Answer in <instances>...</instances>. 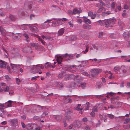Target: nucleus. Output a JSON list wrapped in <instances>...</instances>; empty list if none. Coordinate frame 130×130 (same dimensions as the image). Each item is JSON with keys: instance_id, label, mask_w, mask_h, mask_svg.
<instances>
[{"instance_id": "0eeeda50", "label": "nucleus", "mask_w": 130, "mask_h": 130, "mask_svg": "<svg viewBox=\"0 0 130 130\" xmlns=\"http://www.w3.org/2000/svg\"><path fill=\"white\" fill-rule=\"evenodd\" d=\"M35 125L31 123H30L27 125L26 127L28 130H32Z\"/></svg>"}, {"instance_id": "4468645a", "label": "nucleus", "mask_w": 130, "mask_h": 130, "mask_svg": "<svg viewBox=\"0 0 130 130\" xmlns=\"http://www.w3.org/2000/svg\"><path fill=\"white\" fill-rule=\"evenodd\" d=\"M58 64H60L63 60V58L61 56L58 57L56 59Z\"/></svg>"}, {"instance_id": "09e8293b", "label": "nucleus", "mask_w": 130, "mask_h": 130, "mask_svg": "<svg viewBox=\"0 0 130 130\" xmlns=\"http://www.w3.org/2000/svg\"><path fill=\"white\" fill-rule=\"evenodd\" d=\"M103 35V32H101L99 33V35L98 36L99 38H101L102 37Z\"/></svg>"}, {"instance_id": "6e6d98bb", "label": "nucleus", "mask_w": 130, "mask_h": 130, "mask_svg": "<svg viewBox=\"0 0 130 130\" xmlns=\"http://www.w3.org/2000/svg\"><path fill=\"white\" fill-rule=\"evenodd\" d=\"M105 14V15H106V14L107 15H109L111 14V13L110 11H108L106 12H105L104 13Z\"/></svg>"}, {"instance_id": "7ed1b4c3", "label": "nucleus", "mask_w": 130, "mask_h": 130, "mask_svg": "<svg viewBox=\"0 0 130 130\" xmlns=\"http://www.w3.org/2000/svg\"><path fill=\"white\" fill-rule=\"evenodd\" d=\"M101 69H93L91 70L90 72L92 76L94 77L97 75L99 73L101 72Z\"/></svg>"}, {"instance_id": "6e6552de", "label": "nucleus", "mask_w": 130, "mask_h": 130, "mask_svg": "<svg viewBox=\"0 0 130 130\" xmlns=\"http://www.w3.org/2000/svg\"><path fill=\"white\" fill-rule=\"evenodd\" d=\"M31 2L29 1H26L24 4V6L25 7L28 6L29 9H30L32 8L31 5Z\"/></svg>"}, {"instance_id": "7c9ffc66", "label": "nucleus", "mask_w": 130, "mask_h": 130, "mask_svg": "<svg viewBox=\"0 0 130 130\" xmlns=\"http://www.w3.org/2000/svg\"><path fill=\"white\" fill-rule=\"evenodd\" d=\"M92 60L93 61H94V62H97V63H99L101 62V59H97L96 58H94L93 59H92Z\"/></svg>"}, {"instance_id": "2f4dec72", "label": "nucleus", "mask_w": 130, "mask_h": 130, "mask_svg": "<svg viewBox=\"0 0 130 130\" xmlns=\"http://www.w3.org/2000/svg\"><path fill=\"white\" fill-rule=\"evenodd\" d=\"M120 69V67L118 66L115 67L114 69V71L115 72H117Z\"/></svg>"}, {"instance_id": "3c124183", "label": "nucleus", "mask_w": 130, "mask_h": 130, "mask_svg": "<svg viewBox=\"0 0 130 130\" xmlns=\"http://www.w3.org/2000/svg\"><path fill=\"white\" fill-rule=\"evenodd\" d=\"M1 111L3 113H4V114H6L7 112L6 111V110L3 108L2 109H1Z\"/></svg>"}, {"instance_id": "680f3d73", "label": "nucleus", "mask_w": 130, "mask_h": 130, "mask_svg": "<svg viewBox=\"0 0 130 130\" xmlns=\"http://www.w3.org/2000/svg\"><path fill=\"white\" fill-rule=\"evenodd\" d=\"M96 17V14L94 13L91 16V18L92 19H95Z\"/></svg>"}, {"instance_id": "423d86ee", "label": "nucleus", "mask_w": 130, "mask_h": 130, "mask_svg": "<svg viewBox=\"0 0 130 130\" xmlns=\"http://www.w3.org/2000/svg\"><path fill=\"white\" fill-rule=\"evenodd\" d=\"M10 66L14 71L16 72L18 71L20 67V65L15 64L11 63L10 64Z\"/></svg>"}, {"instance_id": "a878e982", "label": "nucleus", "mask_w": 130, "mask_h": 130, "mask_svg": "<svg viewBox=\"0 0 130 130\" xmlns=\"http://www.w3.org/2000/svg\"><path fill=\"white\" fill-rule=\"evenodd\" d=\"M9 18L12 21H15L16 20L15 16L12 15H10L9 16Z\"/></svg>"}, {"instance_id": "c756f323", "label": "nucleus", "mask_w": 130, "mask_h": 130, "mask_svg": "<svg viewBox=\"0 0 130 130\" xmlns=\"http://www.w3.org/2000/svg\"><path fill=\"white\" fill-rule=\"evenodd\" d=\"M116 5V2H112L111 5V7L112 9H115Z\"/></svg>"}, {"instance_id": "f3484780", "label": "nucleus", "mask_w": 130, "mask_h": 130, "mask_svg": "<svg viewBox=\"0 0 130 130\" xmlns=\"http://www.w3.org/2000/svg\"><path fill=\"white\" fill-rule=\"evenodd\" d=\"M84 22L86 24H91V22L90 20L86 18H84L83 19Z\"/></svg>"}, {"instance_id": "9d476101", "label": "nucleus", "mask_w": 130, "mask_h": 130, "mask_svg": "<svg viewBox=\"0 0 130 130\" xmlns=\"http://www.w3.org/2000/svg\"><path fill=\"white\" fill-rule=\"evenodd\" d=\"M0 62H1L0 63V67L1 68H5L7 65L6 62L5 61H2V60H0Z\"/></svg>"}, {"instance_id": "8fccbe9b", "label": "nucleus", "mask_w": 130, "mask_h": 130, "mask_svg": "<svg viewBox=\"0 0 130 130\" xmlns=\"http://www.w3.org/2000/svg\"><path fill=\"white\" fill-rule=\"evenodd\" d=\"M35 17V15L34 14H31L30 16V20H32L34 19Z\"/></svg>"}, {"instance_id": "774afa93", "label": "nucleus", "mask_w": 130, "mask_h": 130, "mask_svg": "<svg viewBox=\"0 0 130 130\" xmlns=\"http://www.w3.org/2000/svg\"><path fill=\"white\" fill-rule=\"evenodd\" d=\"M82 120L84 122H86L87 121L88 119L86 118L85 117L83 118Z\"/></svg>"}, {"instance_id": "72a5a7b5", "label": "nucleus", "mask_w": 130, "mask_h": 130, "mask_svg": "<svg viewBox=\"0 0 130 130\" xmlns=\"http://www.w3.org/2000/svg\"><path fill=\"white\" fill-rule=\"evenodd\" d=\"M31 46L32 47H35L36 49H37L38 48V45L36 43H32L31 44Z\"/></svg>"}, {"instance_id": "58836bf2", "label": "nucleus", "mask_w": 130, "mask_h": 130, "mask_svg": "<svg viewBox=\"0 0 130 130\" xmlns=\"http://www.w3.org/2000/svg\"><path fill=\"white\" fill-rule=\"evenodd\" d=\"M108 117H109L111 119H113L114 117V116L112 115L108 114H107Z\"/></svg>"}, {"instance_id": "bb28decb", "label": "nucleus", "mask_w": 130, "mask_h": 130, "mask_svg": "<svg viewBox=\"0 0 130 130\" xmlns=\"http://www.w3.org/2000/svg\"><path fill=\"white\" fill-rule=\"evenodd\" d=\"M81 105V104H79L78 105L77 107H75L74 108L75 110H82L83 109V108H82L80 109V106Z\"/></svg>"}, {"instance_id": "f257e3e1", "label": "nucleus", "mask_w": 130, "mask_h": 130, "mask_svg": "<svg viewBox=\"0 0 130 130\" xmlns=\"http://www.w3.org/2000/svg\"><path fill=\"white\" fill-rule=\"evenodd\" d=\"M103 22L105 23V27H107L112 26L115 23V20L109 19L107 20H103Z\"/></svg>"}, {"instance_id": "f03ea898", "label": "nucleus", "mask_w": 130, "mask_h": 130, "mask_svg": "<svg viewBox=\"0 0 130 130\" xmlns=\"http://www.w3.org/2000/svg\"><path fill=\"white\" fill-rule=\"evenodd\" d=\"M44 68V67L42 66V64H38L36 66H34L31 69V72L33 73H35L40 70L41 69H43Z\"/></svg>"}, {"instance_id": "37998d69", "label": "nucleus", "mask_w": 130, "mask_h": 130, "mask_svg": "<svg viewBox=\"0 0 130 130\" xmlns=\"http://www.w3.org/2000/svg\"><path fill=\"white\" fill-rule=\"evenodd\" d=\"M74 124L73 123L71 124L69 126V129H73V127L74 128Z\"/></svg>"}, {"instance_id": "a18cd8bd", "label": "nucleus", "mask_w": 130, "mask_h": 130, "mask_svg": "<svg viewBox=\"0 0 130 130\" xmlns=\"http://www.w3.org/2000/svg\"><path fill=\"white\" fill-rule=\"evenodd\" d=\"M52 20H46V21L44 22V24H42V25L43 26L46 23H51V21Z\"/></svg>"}, {"instance_id": "052dcab7", "label": "nucleus", "mask_w": 130, "mask_h": 130, "mask_svg": "<svg viewBox=\"0 0 130 130\" xmlns=\"http://www.w3.org/2000/svg\"><path fill=\"white\" fill-rule=\"evenodd\" d=\"M7 66V69L9 73H11V71L10 69L9 66Z\"/></svg>"}, {"instance_id": "c03bdc74", "label": "nucleus", "mask_w": 130, "mask_h": 130, "mask_svg": "<svg viewBox=\"0 0 130 130\" xmlns=\"http://www.w3.org/2000/svg\"><path fill=\"white\" fill-rule=\"evenodd\" d=\"M93 111L94 112H97L98 111V109L96 107H94L92 109Z\"/></svg>"}, {"instance_id": "de8ad7c7", "label": "nucleus", "mask_w": 130, "mask_h": 130, "mask_svg": "<svg viewBox=\"0 0 130 130\" xmlns=\"http://www.w3.org/2000/svg\"><path fill=\"white\" fill-rule=\"evenodd\" d=\"M16 81L17 84L18 85H19V83L21 82L20 80L18 78H16Z\"/></svg>"}, {"instance_id": "cd10ccee", "label": "nucleus", "mask_w": 130, "mask_h": 130, "mask_svg": "<svg viewBox=\"0 0 130 130\" xmlns=\"http://www.w3.org/2000/svg\"><path fill=\"white\" fill-rule=\"evenodd\" d=\"M59 25L57 21H54L52 23V26L53 27Z\"/></svg>"}, {"instance_id": "f704fd0d", "label": "nucleus", "mask_w": 130, "mask_h": 130, "mask_svg": "<svg viewBox=\"0 0 130 130\" xmlns=\"http://www.w3.org/2000/svg\"><path fill=\"white\" fill-rule=\"evenodd\" d=\"M51 67V63H46L45 64V68L46 69H48Z\"/></svg>"}, {"instance_id": "1a4fd4ad", "label": "nucleus", "mask_w": 130, "mask_h": 130, "mask_svg": "<svg viewBox=\"0 0 130 130\" xmlns=\"http://www.w3.org/2000/svg\"><path fill=\"white\" fill-rule=\"evenodd\" d=\"M73 15L76 14H79L80 13L82 12V11L81 9L78 10L77 8L74 9L73 10Z\"/></svg>"}, {"instance_id": "4c0bfd02", "label": "nucleus", "mask_w": 130, "mask_h": 130, "mask_svg": "<svg viewBox=\"0 0 130 130\" xmlns=\"http://www.w3.org/2000/svg\"><path fill=\"white\" fill-rule=\"evenodd\" d=\"M83 128L85 130H90V127L88 126H84Z\"/></svg>"}, {"instance_id": "a19ab883", "label": "nucleus", "mask_w": 130, "mask_h": 130, "mask_svg": "<svg viewBox=\"0 0 130 130\" xmlns=\"http://www.w3.org/2000/svg\"><path fill=\"white\" fill-rule=\"evenodd\" d=\"M121 103L120 102H116L115 103V105L116 106L117 105H119L116 107H118L121 106Z\"/></svg>"}, {"instance_id": "79ce46f5", "label": "nucleus", "mask_w": 130, "mask_h": 130, "mask_svg": "<svg viewBox=\"0 0 130 130\" xmlns=\"http://www.w3.org/2000/svg\"><path fill=\"white\" fill-rule=\"evenodd\" d=\"M59 25H61L63 23V21L61 19H59L57 21Z\"/></svg>"}, {"instance_id": "393cba45", "label": "nucleus", "mask_w": 130, "mask_h": 130, "mask_svg": "<svg viewBox=\"0 0 130 130\" xmlns=\"http://www.w3.org/2000/svg\"><path fill=\"white\" fill-rule=\"evenodd\" d=\"M72 100L70 99L66 98L64 100V102L65 103H71L72 102Z\"/></svg>"}, {"instance_id": "ddd939ff", "label": "nucleus", "mask_w": 130, "mask_h": 130, "mask_svg": "<svg viewBox=\"0 0 130 130\" xmlns=\"http://www.w3.org/2000/svg\"><path fill=\"white\" fill-rule=\"evenodd\" d=\"M12 102V101H9L5 103V106L6 107H11Z\"/></svg>"}, {"instance_id": "0e129e2a", "label": "nucleus", "mask_w": 130, "mask_h": 130, "mask_svg": "<svg viewBox=\"0 0 130 130\" xmlns=\"http://www.w3.org/2000/svg\"><path fill=\"white\" fill-rule=\"evenodd\" d=\"M69 77L70 76L69 74L67 76H66L64 78L65 80H69V79H70Z\"/></svg>"}, {"instance_id": "5701e85b", "label": "nucleus", "mask_w": 130, "mask_h": 130, "mask_svg": "<svg viewBox=\"0 0 130 130\" xmlns=\"http://www.w3.org/2000/svg\"><path fill=\"white\" fill-rule=\"evenodd\" d=\"M91 26L89 25H85L83 26V28L84 29H91Z\"/></svg>"}, {"instance_id": "aec40b11", "label": "nucleus", "mask_w": 130, "mask_h": 130, "mask_svg": "<svg viewBox=\"0 0 130 130\" xmlns=\"http://www.w3.org/2000/svg\"><path fill=\"white\" fill-rule=\"evenodd\" d=\"M34 36L35 37H37L38 38V40L40 41L42 43V44L45 45V42L44 41H43L42 39H41L40 38V37L37 36V35H34Z\"/></svg>"}, {"instance_id": "412c9836", "label": "nucleus", "mask_w": 130, "mask_h": 130, "mask_svg": "<svg viewBox=\"0 0 130 130\" xmlns=\"http://www.w3.org/2000/svg\"><path fill=\"white\" fill-rule=\"evenodd\" d=\"M0 31L3 36H5L6 31L2 27H0Z\"/></svg>"}, {"instance_id": "864d4df0", "label": "nucleus", "mask_w": 130, "mask_h": 130, "mask_svg": "<svg viewBox=\"0 0 130 130\" xmlns=\"http://www.w3.org/2000/svg\"><path fill=\"white\" fill-rule=\"evenodd\" d=\"M69 24L70 26L71 27H73V22H72L70 21L69 22Z\"/></svg>"}, {"instance_id": "4be33fe9", "label": "nucleus", "mask_w": 130, "mask_h": 130, "mask_svg": "<svg viewBox=\"0 0 130 130\" xmlns=\"http://www.w3.org/2000/svg\"><path fill=\"white\" fill-rule=\"evenodd\" d=\"M56 86L59 89L62 88L63 87V84L61 83L58 82L56 84Z\"/></svg>"}, {"instance_id": "39448f33", "label": "nucleus", "mask_w": 130, "mask_h": 130, "mask_svg": "<svg viewBox=\"0 0 130 130\" xmlns=\"http://www.w3.org/2000/svg\"><path fill=\"white\" fill-rule=\"evenodd\" d=\"M71 111L69 110L67 111L65 113L67 119L69 121L72 120V118L71 117Z\"/></svg>"}, {"instance_id": "a211bd4d", "label": "nucleus", "mask_w": 130, "mask_h": 130, "mask_svg": "<svg viewBox=\"0 0 130 130\" xmlns=\"http://www.w3.org/2000/svg\"><path fill=\"white\" fill-rule=\"evenodd\" d=\"M30 48L29 47H25L23 48V51L24 53H26L29 52V50H30Z\"/></svg>"}, {"instance_id": "6ab92c4d", "label": "nucleus", "mask_w": 130, "mask_h": 130, "mask_svg": "<svg viewBox=\"0 0 130 130\" xmlns=\"http://www.w3.org/2000/svg\"><path fill=\"white\" fill-rule=\"evenodd\" d=\"M13 125H17V120L16 119H14L10 120Z\"/></svg>"}, {"instance_id": "338daca9", "label": "nucleus", "mask_w": 130, "mask_h": 130, "mask_svg": "<svg viewBox=\"0 0 130 130\" xmlns=\"http://www.w3.org/2000/svg\"><path fill=\"white\" fill-rule=\"evenodd\" d=\"M102 11V7L100 8L97 11V12L98 13H100Z\"/></svg>"}, {"instance_id": "f8f14e48", "label": "nucleus", "mask_w": 130, "mask_h": 130, "mask_svg": "<svg viewBox=\"0 0 130 130\" xmlns=\"http://www.w3.org/2000/svg\"><path fill=\"white\" fill-rule=\"evenodd\" d=\"M29 28L30 30L35 32H36L38 30V28L35 26H31Z\"/></svg>"}, {"instance_id": "473e14b6", "label": "nucleus", "mask_w": 130, "mask_h": 130, "mask_svg": "<svg viewBox=\"0 0 130 130\" xmlns=\"http://www.w3.org/2000/svg\"><path fill=\"white\" fill-rule=\"evenodd\" d=\"M86 49L85 51H83L82 52V53L84 54L86 53L88 51L89 47L88 45H86Z\"/></svg>"}, {"instance_id": "2eb2a0df", "label": "nucleus", "mask_w": 130, "mask_h": 130, "mask_svg": "<svg viewBox=\"0 0 130 130\" xmlns=\"http://www.w3.org/2000/svg\"><path fill=\"white\" fill-rule=\"evenodd\" d=\"M54 117L58 121H60L62 119V117L60 115H54Z\"/></svg>"}, {"instance_id": "49530a36", "label": "nucleus", "mask_w": 130, "mask_h": 130, "mask_svg": "<svg viewBox=\"0 0 130 130\" xmlns=\"http://www.w3.org/2000/svg\"><path fill=\"white\" fill-rule=\"evenodd\" d=\"M68 13L70 15H73V11H72L69 10L68 11Z\"/></svg>"}, {"instance_id": "c85d7f7f", "label": "nucleus", "mask_w": 130, "mask_h": 130, "mask_svg": "<svg viewBox=\"0 0 130 130\" xmlns=\"http://www.w3.org/2000/svg\"><path fill=\"white\" fill-rule=\"evenodd\" d=\"M86 84L85 83H81L80 85L79 86V87H81L82 89H84L86 87Z\"/></svg>"}, {"instance_id": "dca6fc26", "label": "nucleus", "mask_w": 130, "mask_h": 130, "mask_svg": "<svg viewBox=\"0 0 130 130\" xmlns=\"http://www.w3.org/2000/svg\"><path fill=\"white\" fill-rule=\"evenodd\" d=\"M64 31V29L63 28H61L58 32V35L59 36H61L62 35Z\"/></svg>"}, {"instance_id": "b1692460", "label": "nucleus", "mask_w": 130, "mask_h": 130, "mask_svg": "<svg viewBox=\"0 0 130 130\" xmlns=\"http://www.w3.org/2000/svg\"><path fill=\"white\" fill-rule=\"evenodd\" d=\"M123 36L126 40H127L128 38V36H130V31L128 33V35L126 34V32H125L123 33Z\"/></svg>"}, {"instance_id": "c9c22d12", "label": "nucleus", "mask_w": 130, "mask_h": 130, "mask_svg": "<svg viewBox=\"0 0 130 130\" xmlns=\"http://www.w3.org/2000/svg\"><path fill=\"white\" fill-rule=\"evenodd\" d=\"M30 25V24H24L22 25H20L21 27H22L23 28L22 29H26V27L27 26H28V25Z\"/></svg>"}, {"instance_id": "20e7f679", "label": "nucleus", "mask_w": 130, "mask_h": 130, "mask_svg": "<svg viewBox=\"0 0 130 130\" xmlns=\"http://www.w3.org/2000/svg\"><path fill=\"white\" fill-rule=\"evenodd\" d=\"M74 128H75L79 129L82 126V123L81 121L76 120L75 121L73 122Z\"/></svg>"}, {"instance_id": "e433bc0d", "label": "nucleus", "mask_w": 130, "mask_h": 130, "mask_svg": "<svg viewBox=\"0 0 130 130\" xmlns=\"http://www.w3.org/2000/svg\"><path fill=\"white\" fill-rule=\"evenodd\" d=\"M86 107L85 108L86 110H88L89 109V103L88 102H87L86 103Z\"/></svg>"}, {"instance_id": "bf43d9fd", "label": "nucleus", "mask_w": 130, "mask_h": 130, "mask_svg": "<svg viewBox=\"0 0 130 130\" xmlns=\"http://www.w3.org/2000/svg\"><path fill=\"white\" fill-rule=\"evenodd\" d=\"M15 37H16V39H19L20 38L21 36L20 35V34H17L16 35Z\"/></svg>"}, {"instance_id": "13d9d810", "label": "nucleus", "mask_w": 130, "mask_h": 130, "mask_svg": "<svg viewBox=\"0 0 130 130\" xmlns=\"http://www.w3.org/2000/svg\"><path fill=\"white\" fill-rule=\"evenodd\" d=\"M70 78V79L74 78V75L73 74H69Z\"/></svg>"}, {"instance_id": "ea45409f", "label": "nucleus", "mask_w": 130, "mask_h": 130, "mask_svg": "<svg viewBox=\"0 0 130 130\" xmlns=\"http://www.w3.org/2000/svg\"><path fill=\"white\" fill-rule=\"evenodd\" d=\"M130 121V119L129 118H126L125 119V121L124 122V124H127Z\"/></svg>"}, {"instance_id": "4d7b16f0", "label": "nucleus", "mask_w": 130, "mask_h": 130, "mask_svg": "<svg viewBox=\"0 0 130 130\" xmlns=\"http://www.w3.org/2000/svg\"><path fill=\"white\" fill-rule=\"evenodd\" d=\"M48 115V113L46 112L43 113L42 115V117H45Z\"/></svg>"}, {"instance_id": "e2e57ef3", "label": "nucleus", "mask_w": 130, "mask_h": 130, "mask_svg": "<svg viewBox=\"0 0 130 130\" xmlns=\"http://www.w3.org/2000/svg\"><path fill=\"white\" fill-rule=\"evenodd\" d=\"M42 37L43 39H50V37H46L44 35L42 36Z\"/></svg>"}, {"instance_id": "603ef678", "label": "nucleus", "mask_w": 130, "mask_h": 130, "mask_svg": "<svg viewBox=\"0 0 130 130\" xmlns=\"http://www.w3.org/2000/svg\"><path fill=\"white\" fill-rule=\"evenodd\" d=\"M4 106L5 105L4 104L0 103V110H1Z\"/></svg>"}, {"instance_id": "5fc2aeb1", "label": "nucleus", "mask_w": 130, "mask_h": 130, "mask_svg": "<svg viewBox=\"0 0 130 130\" xmlns=\"http://www.w3.org/2000/svg\"><path fill=\"white\" fill-rule=\"evenodd\" d=\"M99 2L101 5L103 6H105V3L103 2L102 1H99Z\"/></svg>"}, {"instance_id": "69168bd1", "label": "nucleus", "mask_w": 130, "mask_h": 130, "mask_svg": "<svg viewBox=\"0 0 130 130\" xmlns=\"http://www.w3.org/2000/svg\"><path fill=\"white\" fill-rule=\"evenodd\" d=\"M63 123H64V127H67V124L66 121H65L64 120V119H63Z\"/></svg>"}, {"instance_id": "9b49d317", "label": "nucleus", "mask_w": 130, "mask_h": 130, "mask_svg": "<svg viewBox=\"0 0 130 130\" xmlns=\"http://www.w3.org/2000/svg\"><path fill=\"white\" fill-rule=\"evenodd\" d=\"M66 72L64 71H63L58 75V77L59 78H62L66 76Z\"/></svg>"}]
</instances>
